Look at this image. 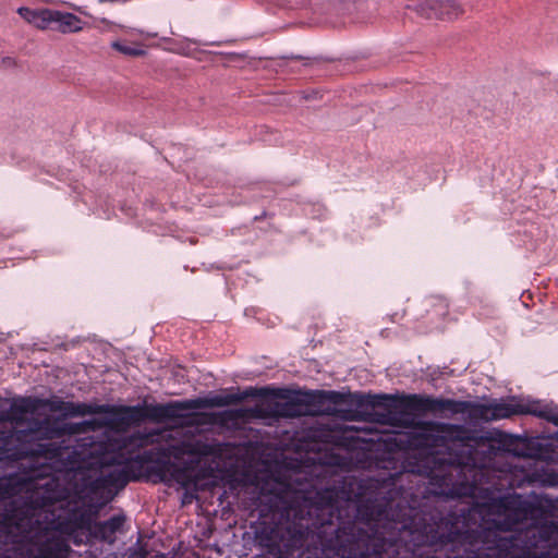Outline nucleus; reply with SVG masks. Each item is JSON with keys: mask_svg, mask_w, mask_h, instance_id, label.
I'll use <instances>...</instances> for the list:
<instances>
[{"mask_svg": "<svg viewBox=\"0 0 558 558\" xmlns=\"http://www.w3.org/2000/svg\"><path fill=\"white\" fill-rule=\"evenodd\" d=\"M37 401H40V408H48L51 412L60 413L63 417L92 415L95 411L90 403H75L61 399H37Z\"/></svg>", "mask_w": 558, "mask_h": 558, "instance_id": "423d86ee", "label": "nucleus"}, {"mask_svg": "<svg viewBox=\"0 0 558 558\" xmlns=\"http://www.w3.org/2000/svg\"><path fill=\"white\" fill-rule=\"evenodd\" d=\"M266 412L295 418L326 414L414 427L426 453L407 458L371 494L338 500L332 490L303 505L268 497L256 539L274 558H507L509 456L489 433L464 425L417 421L414 414L470 421L509 417V400L460 401L409 395L318 391L275 401Z\"/></svg>", "mask_w": 558, "mask_h": 558, "instance_id": "f257e3e1", "label": "nucleus"}, {"mask_svg": "<svg viewBox=\"0 0 558 558\" xmlns=\"http://www.w3.org/2000/svg\"><path fill=\"white\" fill-rule=\"evenodd\" d=\"M177 51L180 52V53H183V54H189V51H186L183 48L182 49H178Z\"/></svg>", "mask_w": 558, "mask_h": 558, "instance_id": "2eb2a0df", "label": "nucleus"}, {"mask_svg": "<svg viewBox=\"0 0 558 558\" xmlns=\"http://www.w3.org/2000/svg\"><path fill=\"white\" fill-rule=\"evenodd\" d=\"M54 10L38 9V15L35 27L41 31L53 29Z\"/></svg>", "mask_w": 558, "mask_h": 558, "instance_id": "9d476101", "label": "nucleus"}, {"mask_svg": "<svg viewBox=\"0 0 558 558\" xmlns=\"http://www.w3.org/2000/svg\"><path fill=\"white\" fill-rule=\"evenodd\" d=\"M138 36H140L142 39H146V38L154 37L155 35H154V34H149V33L138 32Z\"/></svg>", "mask_w": 558, "mask_h": 558, "instance_id": "4468645a", "label": "nucleus"}, {"mask_svg": "<svg viewBox=\"0 0 558 558\" xmlns=\"http://www.w3.org/2000/svg\"><path fill=\"white\" fill-rule=\"evenodd\" d=\"M21 246H9V252H7V257L3 260H0V268L8 267V262H13L15 259L26 258V256L21 255ZM14 265V263H12Z\"/></svg>", "mask_w": 558, "mask_h": 558, "instance_id": "f8f14e48", "label": "nucleus"}, {"mask_svg": "<svg viewBox=\"0 0 558 558\" xmlns=\"http://www.w3.org/2000/svg\"><path fill=\"white\" fill-rule=\"evenodd\" d=\"M546 558H558V521L546 519Z\"/></svg>", "mask_w": 558, "mask_h": 558, "instance_id": "1a4fd4ad", "label": "nucleus"}, {"mask_svg": "<svg viewBox=\"0 0 558 558\" xmlns=\"http://www.w3.org/2000/svg\"><path fill=\"white\" fill-rule=\"evenodd\" d=\"M111 48L126 57H141L146 53L141 41H128L125 39H117L110 44Z\"/></svg>", "mask_w": 558, "mask_h": 558, "instance_id": "6e6552de", "label": "nucleus"}, {"mask_svg": "<svg viewBox=\"0 0 558 558\" xmlns=\"http://www.w3.org/2000/svg\"><path fill=\"white\" fill-rule=\"evenodd\" d=\"M101 23L104 24V26L101 27L102 31H114V28L117 27V25L112 22L102 20Z\"/></svg>", "mask_w": 558, "mask_h": 558, "instance_id": "ddd939ff", "label": "nucleus"}, {"mask_svg": "<svg viewBox=\"0 0 558 558\" xmlns=\"http://www.w3.org/2000/svg\"><path fill=\"white\" fill-rule=\"evenodd\" d=\"M180 432V438L204 446L199 450L184 451L180 456H165L160 444L134 449L133 458L120 461V454L101 464L69 473L71 480L59 484L53 480L22 484L28 498L40 499L32 507L11 508L8 524L0 527V558H97L92 550L76 551L70 541L80 545L92 539L113 543L125 522L123 514H116L104 522H95L99 510L107 505L117 489L129 483L130 462L166 463L171 458L198 463L213 453V446L184 428H165ZM70 463L57 461V466L68 469ZM73 470V466H70Z\"/></svg>", "mask_w": 558, "mask_h": 558, "instance_id": "f03ea898", "label": "nucleus"}, {"mask_svg": "<svg viewBox=\"0 0 558 558\" xmlns=\"http://www.w3.org/2000/svg\"><path fill=\"white\" fill-rule=\"evenodd\" d=\"M239 400L234 396H216L213 398H196L183 401H172L166 404H156L145 410L141 405H122L113 407L109 404H92L93 414H107L104 420L94 418L97 421L85 429L87 432H95L105 426L117 429H126L131 426L138 425L147 417L156 421L178 418L183 416V412L187 410H199L209 407H223Z\"/></svg>", "mask_w": 558, "mask_h": 558, "instance_id": "7ed1b4c3", "label": "nucleus"}, {"mask_svg": "<svg viewBox=\"0 0 558 558\" xmlns=\"http://www.w3.org/2000/svg\"><path fill=\"white\" fill-rule=\"evenodd\" d=\"M40 409V401L37 398H21L15 400L7 412L0 413V423L10 422L16 427L25 424L27 415L35 414ZM0 430H4L0 426Z\"/></svg>", "mask_w": 558, "mask_h": 558, "instance_id": "39448f33", "label": "nucleus"}, {"mask_svg": "<svg viewBox=\"0 0 558 558\" xmlns=\"http://www.w3.org/2000/svg\"><path fill=\"white\" fill-rule=\"evenodd\" d=\"M84 27L82 19L73 13L54 10L53 29L63 33H77Z\"/></svg>", "mask_w": 558, "mask_h": 558, "instance_id": "0eeeda50", "label": "nucleus"}, {"mask_svg": "<svg viewBox=\"0 0 558 558\" xmlns=\"http://www.w3.org/2000/svg\"><path fill=\"white\" fill-rule=\"evenodd\" d=\"M17 13L26 23L35 27L38 15V9L21 7L17 9Z\"/></svg>", "mask_w": 558, "mask_h": 558, "instance_id": "9b49d317", "label": "nucleus"}, {"mask_svg": "<svg viewBox=\"0 0 558 558\" xmlns=\"http://www.w3.org/2000/svg\"><path fill=\"white\" fill-rule=\"evenodd\" d=\"M415 11L427 19L446 20L456 19L463 12L454 0H424L415 5Z\"/></svg>", "mask_w": 558, "mask_h": 558, "instance_id": "20e7f679", "label": "nucleus"}]
</instances>
